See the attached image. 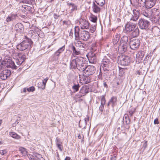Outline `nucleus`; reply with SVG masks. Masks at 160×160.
I'll list each match as a JSON object with an SVG mask.
<instances>
[{"instance_id":"nucleus-1","label":"nucleus","mask_w":160,"mask_h":160,"mask_svg":"<svg viewBox=\"0 0 160 160\" xmlns=\"http://www.w3.org/2000/svg\"><path fill=\"white\" fill-rule=\"evenodd\" d=\"M72 59L70 63L71 68H77L80 71H83L86 66L85 59L81 57Z\"/></svg>"},{"instance_id":"nucleus-2","label":"nucleus","mask_w":160,"mask_h":160,"mask_svg":"<svg viewBox=\"0 0 160 160\" xmlns=\"http://www.w3.org/2000/svg\"><path fill=\"white\" fill-rule=\"evenodd\" d=\"M76 48L73 46L72 47V52L71 57V58H73L77 55H81L82 51L84 50L86 48V44L82 43L80 41H78L76 42Z\"/></svg>"},{"instance_id":"nucleus-3","label":"nucleus","mask_w":160,"mask_h":160,"mask_svg":"<svg viewBox=\"0 0 160 160\" xmlns=\"http://www.w3.org/2000/svg\"><path fill=\"white\" fill-rule=\"evenodd\" d=\"M79 28L78 26H76L74 28V35L76 40H82L86 41L90 38L89 32L85 30H82L79 33Z\"/></svg>"},{"instance_id":"nucleus-4","label":"nucleus","mask_w":160,"mask_h":160,"mask_svg":"<svg viewBox=\"0 0 160 160\" xmlns=\"http://www.w3.org/2000/svg\"><path fill=\"white\" fill-rule=\"evenodd\" d=\"M32 44L31 39L27 38L18 45L17 46V49L20 51H23L30 47Z\"/></svg>"},{"instance_id":"nucleus-5","label":"nucleus","mask_w":160,"mask_h":160,"mask_svg":"<svg viewBox=\"0 0 160 160\" xmlns=\"http://www.w3.org/2000/svg\"><path fill=\"white\" fill-rule=\"evenodd\" d=\"M112 65V63L111 62L110 60L109 59L105 58L102 60L101 69L102 68L104 71H108L111 67Z\"/></svg>"},{"instance_id":"nucleus-6","label":"nucleus","mask_w":160,"mask_h":160,"mask_svg":"<svg viewBox=\"0 0 160 160\" xmlns=\"http://www.w3.org/2000/svg\"><path fill=\"white\" fill-rule=\"evenodd\" d=\"M151 17L152 22L153 23H156L159 20V10L156 8H153L151 10Z\"/></svg>"},{"instance_id":"nucleus-7","label":"nucleus","mask_w":160,"mask_h":160,"mask_svg":"<svg viewBox=\"0 0 160 160\" xmlns=\"http://www.w3.org/2000/svg\"><path fill=\"white\" fill-rule=\"evenodd\" d=\"M118 63L122 66L128 65L130 62V58L129 57L123 55H120L118 58Z\"/></svg>"},{"instance_id":"nucleus-8","label":"nucleus","mask_w":160,"mask_h":160,"mask_svg":"<svg viewBox=\"0 0 160 160\" xmlns=\"http://www.w3.org/2000/svg\"><path fill=\"white\" fill-rule=\"evenodd\" d=\"M129 45L130 48L132 50L138 49L140 45V41L138 39L132 38L130 39Z\"/></svg>"},{"instance_id":"nucleus-9","label":"nucleus","mask_w":160,"mask_h":160,"mask_svg":"<svg viewBox=\"0 0 160 160\" xmlns=\"http://www.w3.org/2000/svg\"><path fill=\"white\" fill-rule=\"evenodd\" d=\"M15 54L16 56V63L18 65L20 66L24 61L26 56L25 55H22L18 53H16Z\"/></svg>"},{"instance_id":"nucleus-10","label":"nucleus","mask_w":160,"mask_h":160,"mask_svg":"<svg viewBox=\"0 0 160 160\" xmlns=\"http://www.w3.org/2000/svg\"><path fill=\"white\" fill-rule=\"evenodd\" d=\"M83 71L85 74L88 75H91L95 73L96 69L95 67L93 66L89 65L86 66V68H84Z\"/></svg>"},{"instance_id":"nucleus-11","label":"nucleus","mask_w":160,"mask_h":160,"mask_svg":"<svg viewBox=\"0 0 160 160\" xmlns=\"http://www.w3.org/2000/svg\"><path fill=\"white\" fill-rule=\"evenodd\" d=\"M79 25L81 29H88L89 28V22L84 18H81L79 21Z\"/></svg>"},{"instance_id":"nucleus-12","label":"nucleus","mask_w":160,"mask_h":160,"mask_svg":"<svg viewBox=\"0 0 160 160\" xmlns=\"http://www.w3.org/2000/svg\"><path fill=\"white\" fill-rule=\"evenodd\" d=\"M138 24L140 28L142 29H146L149 25V22L147 20L141 19L139 20Z\"/></svg>"},{"instance_id":"nucleus-13","label":"nucleus","mask_w":160,"mask_h":160,"mask_svg":"<svg viewBox=\"0 0 160 160\" xmlns=\"http://www.w3.org/2000/svg\"><path fill=\"white\" fill-rule=\"evenodd\" d=\"M89 88L87 86H83L79 92L76 95V97L78 98H80L83 96L88 92Z\"/></svg>"},{"instance_id":"nucleus-14","label":"nucleus","mask_w":160,"mask_h":160,"mask_svg":"<svg viewBox=\"0 0 160 160\" xmlns=\"http://www.w3.org/2000/svg\"><path fill=\"white\" fill-rule=\"evenodd\" d=\"M11 71L8 70H5L0 73V78L2 80H6L11 75Z\"/></svg>"},{"instance_id":"nucleus-15","label":"nucleus","mask_w":160,"mask_h":160,"mask_svg":"<svg viewBox=\"0 0 160 160\" xmlns=\"http://www.w3.org/2000/svg\"><path fill=\"white\" fill-rule=\"evenodd\" d=\"M136 26V25L134 23L128 22L125 26L124 31L126 33L129 32L133 31Z\"/></svg>"},{"instance_id":"nucleus-16","label":"nucleus","mask_w":160,"mask_h":160,"mask_svg":"<svg viewBox=\"0 0 160 160\" xmlns=\"http://www.w3.org/2000/svg\"><path fill=\"white\" fill-rule=\"evenodd\" d=\"M145 55L144 52L142 51H139L137 54L136 57V61L139 63L142 60Z\"/></svg>"},{"instance_id":"nucleus-17","label":"nucleus","mask_w":160,"mask_h":160,"mask_svg":"<svg viewBox=\"0 0 160 160\" xmlns=\"http://www.w3.org/2000/svg\"><path fill=\"white\" fill-rule=\"evenodd\" d=\"M133 14L132 15L130 19L131 20L136 21L138 19L139 16V12L138 10L135 9L133 10Z\"/></svg>"},{"instance_id":"nucleus-18","label":"nucleus","mask_w":160,"mask_h":160,"mask_svg":"<svg viewBox=\"0 0 160 160\" xmlns=\"http://www.w3.org/2000/svg\"><path fill=\"white\" fill-rule=\"evenodd\" d=\"M155 0H146L145 6L146 8H150L155 5Z\"/></svg>"},{"instance_id":"nucleus-19","label":"nucleus","mask_w":160,"mask_h":160,"mask_svg":"<svg viewBox=\"0 0 160 160\" xmlns=\"http://www.w3.org/2000/svg\"><path fill=\"white\" fill-rule=\"evenodd\" d=\"M117 97L116 96H112L109 100L107 106L109 107L111 105L112 107L113 108L117 104Z\"/></svg>"},{"instance_id":"nucleus-20","label":"nucleus","mask_w":160,"mask_h":160,"mask_svg":"<svg viewBox=\"0 0 160 160\" xmlns=\"http://www.w3.org/2000/svg\"><path fill=\"white\" fill-rule=\"evenodd\" d=\"M15 29L18 33H21L24 29L23 25L20 23H18L15 26Z\"/></svg>"},{"instance_id":"nucleus-21","label":"nucleus","mask_w":160,"mask_h":160,"mask_svg":"<svg viewBox=\"0 0 160 160\" xmlns=\"http://www.w3.org/2000/svg\"><path fill=\"white\" fill-rule=\"evenodd\" d=\"M80 80L83 84H86L91 82L90 78L88 76H83L80 77Z\"/></svg>"},{"instance_id":"nucleus-22","label":"nucleus","mask_w":160,"mask_h":160,"mask_svg":"<svg viewBox=\"0 0 160 160\" xmlns=\"http://www.w3.org/2000/svg\"><path fill=\"white\" fill-rule=\"evenodd\" d=\"M6 67L8 68H11L13 69H16L17 68V66L15 64L14 62L12 60L6 61Z\"/></svg>"},{"instance_id":"nucleus-23","label":"nucleus","mask_w":160,"mask_h":160,"mask_svg":"<svg viewBox=\"0 0 160 160\" xmlns=\"http://www.w3.org/2000/svg\"><path fill=\"white\" fill-rule=\"evenodd\" d=\"M102 7L100 6L97 4H96L94 2H93L92 6L93 11L94 12L96 13L99 12L100 11L101 8Z\"/></svg>"},{"instance_id":"nucleus-24","label":"nucleus","mask_w":160,"mask_h":160,"mask_svg":"<svg viewBox=\"0 0 160 160\" xmlns=\"http://www.w3.org/2000/svg\"><path fill=\"white\" fill-rule=\"evenodd\" d=\"M127 44H124L121 43L118 47V50L121 53L125 52L127 50Z\"/></svg>"},{"instance_id":"nucleus-25","label":"nucleus","mask_w":160,"mask_h":160,"mask_svg":"<svg viewBox=\"0 0 160 160\" xmlns=\"http://www.w3.org/2000/svg\"><path fill=\"white\" fill-rule=\"evenodd\" d=\"M68 5L71 8L72 12L78 10V6L72 2L68 3Z\"/></svg>"},{"instance_id":"nucleus-26","label":"nucleus","mask_w":160,"mask_h":160,"mask_svg":"<svg viewBox=\"0 0 160 160\" xmlns=\"http://www.w3.org/2000/svg\"><path fill=\"white\" fill-rule=\"evenodd\" d=\"M17 16V15L16 14H12L10 16H9L6 19V22H8L11 21L15 19Z\"/></svg>"},{"instance_id":"nucleus-27","label":"nucleus","mask_w":160,"mask_h":160,"mask_svg":"<svg viewBox=\"0 0 160 160\" xmlns=\"http://www.w3.org/2000/svg\"><path fill=\"white\" fill-rule=\"evenodd\" d=\"M120 38L119 35L117 34L115 35L114 37L112 40V42L113 44H117Z\"/></svg>"},{"instance_id":"nucleus-28","label":"nucleus","mask_w":160,"mask_h":160,"mask_svg":"<svg viewBox=\"0 0 160 160\" xmlns=\"http://www.w3.org/2000/svg\"><path fill=\"white\" fill-rule=\"evenodd\" d=\"M132 31V36L133 37H136L138 35L139 31L138 27L136 26V28Z\"/></svg>"},{"instance_id":"nucleus-29","label":"nucleus","mask_w":160,"mask_h":160,"mask_svg":"<svg viewBox=\"0 0 160 160\" xmlns=\"http://www.w3.org/2000/svg\"><path fill=\"white\" fill-rule=\"evenodd\" d=\"M48 79V77H47L45 79H44L42 81V85L41 86V87L40 86L39 87H40L42 89H44L45 88L46 83ZM39 83H40V84H42V82H39L38 83V84H39Z\"/></svg>"},{"instance_id":"nucleus-30","label":"nucleus","mask_w":160,"mask_h":160,"mask_svg":"<svg viewBox=\"0 0 160 160\" xmlns=\"http://www.w3.org/2000/svg\"><path fill=\"white\" fill-rule=\"evenodd\" d=\"M10 135L12 138L18 139L20 138L21 137L20 136L18 135L16 133L14 132H9Z\"/></svg>"},{"instance_id":"nucleus-31","label":"nucleus","mask_w":160,"mask_h":160,"mask_svg":"<svg viewBox=\"0 0 160 160\" xmlns=\"http://www.w3.org/2000/svg\"><path fill=\"white\" fill-rule=\"evenodd\" d=\"M97 4L101 7H102L105 4V0H95Z\"/></svg>"},{"instance_id":"nucleus-32","label":"nucleus","mask_w":160,"mask_h":160,"mask_svg":"<svg viewBox=\"0 0 160 160\" xmlns=\"http://www.w3.org/2000/svg\"><path fill=\"white\" fill-rule=\"evenodd\" d=\"M80 86L78 83H74L73 85L72 86V88L74 92H77L80 87Z\"/></svg>"},{"instance_id":"nucleus-33","label":"nucleus","mask_w":160,"mask_h":160,"mask_svg":"<svg viewBox=\"0 0 160 160\" xmlns=\"http://www.w3.org/2000/svg\"><path fill=\"white\" fill-rule=\"evenodd\" d=\"M128 41V38L127 36H124L121 38V43L124 44H127V42Z\"/></svg>"},{"instance_id":"nucleus-34","label":"nucleus","mask_w":160,"mask_h":160,"mask_svg":"<svg viewBox=\"0 0 160 160\" xmlns=\"http://www.w3.org/2000/svg\"><path fill=\"white\" fill-rule=\"evenodd\" d=\"M6 67V61H0V70Z\"/></svg>"},{"instance_id":"nucleus-35","label":"nucleus","mask_w":160,"mask_h":160,"mask_svg":"<svg viewBox=\"0 0 160 160\" xmlns=\"http://www.w3.org/2000/svg\"><path fill=\"white\" fill-rule=\"evenodd\" d=\"M105 95H103L100 97L101 98V104L104 105L106 102V100L105 98Z\"/></svg>"},{"instance_id":"nucleus-36","label":"nucleus","mask_w":160,"mask_h":160,"mask_svg":"<svg viewBox=\"0 0 160 160\" xmlns=\"http://www.w3.org/2000/svg\"><path fill=\"white\" fill-rule=\"evenodd\" d=\"M138 2L140 7H143L145 5L146 0H138Z\"/></svg>"},{"instance_id":"nucleus-37","label":"nucleus","mask_w":160,"mask_h":160,"mask_svg":"<svg viewBox=\"0 0 160 160\" xmlns=\"http://www.w3.org/2000/svg\"><path fill=\"white\" fill-rule=\"evenodd\" d=\"M19 150L24 155L27 154L28 152L26 149L22 147H20L19 148Z\"/></svg>"},{"instance_id":"nucleus-38","label":"nucleus","mask_w":160,"mask_h":160,"mask_svg":"<svg viewBox=\"0 0 160 160\" xmlns=\"http://www.w3.org/2000/svg\"><path fill=\"white\" fill-rule=\"evenodd\" d=\"M143 15L145 17L149 18V19L151 20V15L148 13L147 12H146V11H143L142 12Z\"/></svg>"},{"instance_id":"nucleus-39","label":"nucleus","mask_w":160,"mask_h":160,"mask_svg":"<svg viewBox=\"0 0 160 160\" xmlns=\"http://www.w3.org/2000/svg\"><path fill=\"white\" fill-rule=\"evenodd\" d=\"M28 156L30 160H38L34 153H33L32 155H29Z\"/></svg>"},{"instance_id":"nucleus-40","label":"nucleus","mask_w":160,"mask_h":160,"mask_svg":"<svg viewBox=\"0 0 160 160\" xmlns=\"http://www.w3.org/2000/svg\"><path fill=\"white\" fill-rule=\"evenodd\" d=\"M95 54L94 53L92 52H90L88 53L87 55V57L88 59L91 58L92 57H93L95 56Z\"/></svg>"},{"instance_id":"nucleus-41","label":"nucleus","mask_w":160,"mask_h":160,"mask_svg":"<svg viewBox=\"0 0 160 160\" xmlns=\"http://www.w3.org/2000/svg\"><path fill=\"white\" fill-rule=\"evenodd\" d=\"M96 28L95 25H92L90 28V31L92 32H93L96 30Z\"/></svg>"},{"instance_id":"nucleus-42","label":"nucleus","mask_w":160,"mask_h":160,"mask_svg":"<svg viewBox=\"0 0 160 160\" xmlns=\"http://www.w3.org/2000/svg\"><path fill=\"white\" fill-rule=\"evenodd\" d=\"M34 154L36 156V157L37 159L38 160H42V159H43L41 155L38 153Z\"/></svg>"},{"instance_id":"nucleus-43","label":"nucleus","mask_w":160,"mask_h":160,"mask_svg":"<svg viewBox=\"0 0 160 160\" xmlns=\"http://www.w3.org/2000/svg\"><path fill=\"white\" fill-rule=\"evenodd\" d=\"M125 69H124L123 68H119V74L121 75H122L125 72Z\"/></svg>"},{"instance_id":"nucleus-44","label":"nucleus","mask_w":160,"mask_h":160,"mask_svg":"<svg viewBox=\"0 0 160 160\" xmlns=\"http://www.w3.org/2000/svg\"><path fill=\"white\" fill-rule=\"evenodd\" d=\"M65 49V46L64 45L62 46V47L60 48L57 51L60 53L62 52Z\"/></svg>"},{"instance_id":"nucleus-45","label":"nucleus","mask_w":160,"mask_h":160,"mask_svg":"<svg viewBox=\"0 0 160 160\" xmlns=\"http://www.w3.org/2000/svg\"><path fill=\"white\" fill-rule=\"evenodd\" d=\"M56 146L58 145L62 144V142L61 141L60 139L57 138L56 139Z\"/></svg>"},{"instance_id":"nucleus-46","label":"nucleus","mask_w":160,"mask_h":160,"mask_svg":"<svg viewBox=\"0 0 160 160\" xmlns=\"http://www.w3.org/2000/svg\"><path fill=\"white\" fill-rule=\"evenodd\" d=\"M59 59V57L56 56L54 54L53 57L52 58V60L53 61H57Z\"/></svg>"},{"instance_id":"nucleus-47","label":"nucleus","mask_w":160,"mask_h":160,"mask_svg":"<svg viewBox=\"0 0 160 160\" xmlns=\"http://www.w3.org/2000/svg\"><path fill=\"white\" fill-rule=\"evenodd\" d=\"M96 59V56H95L93 57H92L91 58H90L88 59L90 62L93 63L95 61Z\"/></svg>"},{"instance_id":"nucleus-48","label":"nucleus","mask_w":160,"mask_h":160,"mask_svg":"<svg viewBox=\"0 0 160 160\" xmlns=\"http://www.w3.org/2000/svg\"><path fill=\"white\" fill-rule=\"evenodd\" d=\"M35 90V88L34 87L32 86L27 89L28 91L30 92H33Z\"/></svg>"},{"instance_id":"nucleus-49","label":"nucleus","mask_w":160,"mask_h":160,"mask_svg":"<svg viewBox=\"0 0 160 160\" xmlns=\"http://www.w3.org/2000/svg\"><path fill=\"white\" fill-rule=\"evenodd\" d=\"M97 20V17L95 16H92L91 17V21L94 22H95Z\"/></svg>"},{"instance_id":"nucleus-50","label":"nucleus","mask_w":160,"mask_h":160,"mask_svg":"<svg viewBox=\"0 0 160 160\" xmlns=\"http://www.w3.org/2000/svg\"><path fill=\"white\" fill-rule=\"evenodd\" d=\"M58 148V149H59L60 151H62L63 149V146L62 145V144H58L57 145Z\"/></svg>"},{"instance_id":"nucleus-51","label":"nucleus","mask_w":160,"mask_h":160,"mask_svg":"<svg viewBox=\"0 0 160 160\" xmlns=\"http://www.w3.org/2000/svg\"><path fill=\"white\" fill-rule=\"evenodd\" d=\"M7 153V151L5 150H0V154L2 155H4Z\"/></svg>"},{"instance_id":"nucleus-52","label":"nucleus","mask_w":160,"mask_h":160,"mask_svg":"<svg viewBox=\"0 0 160 160\" xmlns=\"http://www.w3.org/2000/svg\"><path fill=\"white\" fill-rule=\"evenodd\" d=\"M154 124H158L159 123V122L158 121V118L155 119L154 121Z\"/></svg>"},{"instance_id":"nucleus-53","label":"nucleus","mask_w":160,"mask_h":160,"mask_svg":"<svg viewBox=\"0 0 160 160\" xmlns=\"http://www.w3.org/2000/svg\"><path fill=\"white\" fill-rule=\"evenodd\" d=\"M60 53H60L57 50L55 52L54 54L56 56H57L59 57L60 56Z\"/></svg>"},{"instance_id":"nucleus-54","label":"nucleus","mask_w":160,"mask_h":160,"mask_svg":"<svg viewBox=\"0 0 160 160\" xmlns=\"http://www.w3.org/2000/svg\"><path fill=\"white\" fill-rule=\"evenodd\" d=\"M104 105H101L99 107V110L101 111H102L104 108Z\"/></svg>"},{"instance_id":"nucleus-55","label":"nucleus","mask_w":160,"mask_h":160,"mask_svg":"<svg viewBox=\"0 0 160 160\" xmlns=\"http://www.w3.org/2000/svg\"><path fill=\"white\" fill-rule=\"evenodd\" d=\"M18 121H16L15 122L13 123L12 125V126L15 127L16 126V123H18Z\"/></svg>"},{"instance_id":"nucleus-56","label":"nucleus","mask_w":160,"mask_h":160,"mask_svg":"<svg viewBox=\"0 0 160 160\" xmlns=\"http://www.w3.org/2000/svg\"><path fill=\"white\" fill-rule=\"evenodd\" d=\"M111 160H116V156H114L113 157H112L111 158Z\"/></svg>"},{"instance_id":"nucleus-57","label":"nucleus","mask_w":160,"mask_h":160,"mask_svg":"<svg viewBox=\"0 0 160 160\" xmlns=\"http://www.w3.org/2000/svg\"><path fill=\"white\" fill-rule=\"evenodd\" d=\"M70 158L68 157H66L64 160H70Z\"/></svg>"},{"instance_id":"nucleus-58","label":"nucleus","mask_w":160,"mask_h":160,"mask_svg":"<svg viewBox=\"0 0 160 160\" xmlns=\"http://www.w3.org/2000/svg\"><path fill=\"white\" fill-rule=\"evenodd\" d=\"M73 35V32H72V30L69 33V36H72Z\"/></svg>"},{"instance_id":"nucleus-59","label":"nucleus","mask_w":160,"mask_h":160,"mask_svg":"<svg viewBox=\"0 0 160 160\" xmlns=\"http://www.w3.org/2000/svg\"><path fill=\"white\" fill-rule=\"evenodd\" d=\"M129 112V113H130V115H131V116H132V114H133V112H132V111H130Z\"/></svg>"},{"instance_id":"nucleus-60","label":"nucleus","mask_w":160,"mask_h":160,"mask_svg":"<svg viewBox=\"0 0 160 160\" xmlns=\"http://www.w3.org/2000/svg\"><path fill=\"white\" fill-rule=\"evenodd\" d=\"M83 160H90V159L87 158H85Z\"/></svg>"},{"instance_id":"nucleus-61","label":"nucleus","mask_w":160,"mask_h":160,"mask_svg":"<svg viewBox=\"0 0 160 160\" xmlns=\"http://www.w3.org/2000/svg\"><path fill=\"white\" fill-rule=\"evenodd\" d=\"M23 92H26V89L25 88H24L23 90Z\"/></svg>"},{"instance_id":"nucleus-62","label":"nucleus","mask_w":160,"mask_h":160,"mask_svg":"<svg viewBox=\"0 0 160 160\" xmlns=\"http://www.w3.org/2000/svg\"><path fill=\"white\" fill-rule=\"evenodd\" d=\"M78 137L79 139H81V136L80 135H79L78 136Z\"/></svg>"},{"instance_id":"nucleus-63","label":"nucleus","mask_w":160,"mask_h":160,"mask_svg":"<svg viewBox=\"0 0 160 160\" xmlns=\"http://www.w3.org/2000/svg\"><path fill=\"white\" fill-rule=\"evenodd\" d=\"M2 123V121L1 120H0V126L1 125V124Z\"/></svg>"},{"instance_id":"nucleus-64","label":"nucleus","mask_w":160,"mask_h":160,"mask_svg":"<svg viewBox=\"0 0 160 160\" xmlns=\"http://www.w3.org/2000/svg\"><path fill=\"white\" fill-rule=\"evenodd\" d=\"M92 50L93 51H94V50H95V48H92Z\"/></svg>"}]
</instances>
